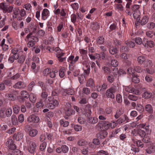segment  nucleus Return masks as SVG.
<instances>
[{
	"label": "nucleus",
	"mask_w": 155,
	"mask_h": 155,
	"mask_svg": "<svg viewBox=\"0 0 155 155\" xmlns=\"http://www.w3.org/2000/svg\"><path fill=\"white\" fill-rule=\"evenodd\" d=\"M132 76V79L133 82L135 83H138L140 82V80L137 76H135V75Z\"/></svg>",
	"instance_id": "59"
},
{
	"label": "nucleus",
	"mask_w": 155,
	"mask_h": 155,
	"mask_svg": "<svg viewBox=\"0 0 155 155\" xmlns=\"http://www.w3.org/2000/svg\"><path fill=\"white\" fill-rule=\"evenodd\" d=\"M110 122L104 121L99 122L96 126V129L99 130H106L110 127Z\"/></svg>",
	"instance_id": "4"
},
{
	"label": "nucleus",
	"mask_w": 155,
	"mask_h": 155,
	"mask_svg": "<svg viewBox=\"0 0 155 155\" xmlns=\"http://www.w3.org/2000/svg\"><path fill=\"white\" fill-rule=\"evenodd\" d=\"M71 22L73 23H75L77 20V16L74 14H72L71 16Z\"/></svg>",
	"instance_id": "58"
},
{
	"label": "nucleus",
	"mask_w": 155,
	"mask_h": 155,
	"mask_svg": "<svg viewBox=\"0 0 155 155\" xmlns=\"http://www.w3.org/2000/svg\"><path fill=\"white\" fill-rule=\"evenodd\" d=\"M11 52L13 55L10 57L8 59V61L9 62L11 63L13 62L15 60H16V58H15V50L14 48L12 49L11 50Z\"/></svg>",
	"instance_id": "24"
},
{
	"label": "nucleus",
	"mask_w": 155,
	"mask_h": 155,
	"mask_svg": "<svg viewBox=\"0 0 155 155\" xmlns=\"http://www.w3.org/2000/svg\"><path fill=\"white\" fill-rule=\"evenodd\" d=\"M116 99L117 101L119 103H121L122 101V96L119 94H118L117 95Z\"/></svg>",
	"instance_id": "56"
},
{
	"label": "nucleus",
	"mask_w": 155,
	"mask_h": 155,
	"mask_svg": "<svg viewBox=\"0 0 155 155\" xmlns=\"http://www.w3.org/2000/svg\"><path fill=\"white\" fill-rule=\"evenodd\" d=\"M146 151L148 154H150L155 152V146L151 145L146 150Z\"/></svg>",
	"instance_id": "21"
},
{
	"label": "nucleus",
	"mask_w": 155,
	"mask_h": 155,
	"mask_svg": "<svg viewBox=\"0 0 155 155\" xmlns=\"http://www.w3.org/2000/svg\"><path fill=\"white\" fill-rule=\"evenodd\" d=\"M29 130L28 131L29 135L31 137H35L38 134V131L37 129L29 127Z\"/></svg>",
	"instance_id": "16"
},
{
	"label": "nucleus",
	"mask_w": 155,
	"mask_h": 155,
	"mask_svg": "<svg viewBox=\"0 0 155 155\" xmlns=\"http://www.w3.org/2000/svg\"><path fill=\"white\" fill-rule=\"evenodd\" d=\"M44 104L41 101H39L37 102L35 104V106L38 109H41L44 107Z\"/></svg>",
	"instance_id": "40"
},
{
	"label": "nucleus",
	"mask_w": 155,
	"mask_h": 155,
	"mask_svg": "<svg viewBox=\"0 0 155 155\" xmlns=\"http://www.w3.org/2000/svg\"><path fill=\"white\" fill-rule=\"evenodd\" d=\"M128 98L130 100L134 101H136L138 99L137 97L133 95H130L128 96Z\"/></svg>",
	"instance_id": "61"
},
{
	"label": "nucleus",
	"mask_w": 155,
	"mask_h": 155,
	"mask_svg": "<svg viewBox=\"0 0 155 155\" xmlns=\"http://www.w3.org/2000/svg\"><path fill=\"white\" fill-rule=\"evenodd\" d=\"M111 64L113 67H116L118 64L117 61L115 59H112L111 60Z\"/></svg>",
	"instance_id": "50"
},
{
	"label": "nucleus",
	"mask_w": 155,
	"mask_h": 155,
	"mask_svg": "<svg viewBox=\"0 0 155 155\" xmlns=\"http://www.w3.org/2000/svg\"><path fill=\"white\" fill-rule=\"evenodd\" d=\"M89 61V60L87 59H84L82 61V64L83 65V69L86 74H88L90 72V68L88 63Z\"/></svg>",
	"instance_id": "10"
},
{
	"label": "nucleus",
	"mask_w": 155,
	"mask_h": 155,
	"mask_svg": "<svg viewBox=\"0 0 155 155\" xmlns=\"http://www.w3.org/2000/svg\"><path fill=\"white\" fill-rule=\"evenodd\" d=\"M148 21V18L147 16H143L141 19V24L142 25H144L146 24Z\"/></svg>",
	"instance_id": "39"
},
{
	"label": "nucleus",
	"mask_w": 155,
	"mask_h": 155,
	"mask_svg": "<svg viewBox=\"0 0 155 155\" xmlns=\"http://www.w3.org/2000/svg\"><path fill=\"white\" fill-rule=\"evenodd\" d=\"M89 56L91 60H94L96 58H97L99 60H101L100 55L98 54H95V56H94L92 54H89Z\"/></svg>",
	"instance_id": "35"
},
{
	"label": "nucleus",
	"mask_w": 155,
	"mask_h": 155,
	"mask_svg": "<svg viewBox=\"0 0 155 155\" xmlns=\"http://www.w3.org/2000/svg\"><path fill=\"white\" fill-rule=\"evenodd\" d=\"M152 95L151 93L148 91H146L143 94L142 97L145 99L150 98Z\"/></svg>",
	"instance_id": "29"
},
{
	"label": "nucleus",
	"mask_w": 155,
	"mask_h": 155,
	"mask_svg": "<svg viewBox=\"0 0 155 155\" xmlns=\"http://www.w3.org/2000/svg\"><path fill=\"white\" fill-rule=\"evenodd\" d=\"M117 70L118 69L117 68H115V70H114V71L115 70V71H117V74H116L115 72H114L115 74H116L117 75L118 74L119 76H121L124 74H125V71L123 70L120 69L118 71Z\"/></svg>",
	"instance_id": "30"
},
{
	"label": "nucleus",
	"mask_w": 155,
	"mask_h": 155,
	"mask_svg": "<svg viewBox=\"0 0 155 155\" xmlns=\"http://www.w3.org/2000/svg\"><path fill=\"white\" fill-rule=\"evenodd\" d=\"M86 86L90 87H94V84L93 80L92 79H89L86 83Z\"/></svg>",
	"instance_id": "36"
},
{
	"label": "nucleus",
	"mask_w": 155,
	"mask_h": 155,
	"mask_svg": "<svg viewBox=\"0 0 155 155\" xmlns=\"http://www.w3.org/2000/svg\"><path fill=\"white\" fill-rule=\"evenodd\" d=\"M39 118L34 114L30 115L27 118L28 122L31 124L38 123L39 122Z\"/></svg>",
	"instance_id": "8"
},
{
	"label": "nucleus",
	"mask_w": 155,
	"mask_h": 155,
	"mask_svg": "<svg viewBox=\"0 0 155 155\" xmlns=\"http://www.w3.org/2000/svg\"><path fill=\"white\" fill-rule=\"evenodd\" d=\"M109 52L112 54H115L117 53L118 50L117 47L115 46L114 47V46L112 45L111 44H109Z\"/></svg>",
	"instance_id": "19"
},
{
	"label": "nucleus",
	"mask_w": 155,
	"mask_h": 155,
	"mask_svg": "<svg viewBox=\"0 0 155 155\" xmlns=\"http://www.w3.org/2000/svg\"><path fill=\"white\" fill-rule=\"evenodd\" d=\"M11 121L13 125H17L18 124V122L16 117L13 115L11 117Z\"/></svg>",
	"instance_id": "28"
},
{
	"label": "nucleus",
	"mask_w": 155,
	"mask_h": 155,
	"mask_svg": "<svg viewBox=\"0 0 155 155\" xmlns=\"http://www.w3.org/2000/svg\"><path fill=\"white\" fill-rule=\"evenodd\" d=\"M97 41V43L99 44H103L104 41V38L102 36L99 37Z\"/></svg>",
	"instance_id": "55"
},
{
	"label": "nucleus",
	"mask_w": 155,
	"mask_h": 155,
	"mask_svg": "<svg viewBox=\"0 0 155 155\" xmlns=\"http://www.w3.org/2000/svg\"><path fill=\"white\" fill-rule=\"evenodd\" d=\"M28 151L31 153H33L35 151L36 145L35 143L33 141H29L28 143Z\"/></svg>",
	"instance_id": "12"
},
{
	"label": "nucleus",
	"mask_w": 155,
	"mask_h": 155,
	"mask_svg": "<svg viewBox=\"0 0 155 155\" xmlns=\"http://www.w3.org/2000/svg\"><path fill=\"white\" fill-rule=\"evenodd\" d=\"M26 86L24 82L20 81L15 84L13 87L15 88L22 89L25 88Z\"/></svg>",
	"instance_id": "18"
},
{
	"label": "nucleus",
	"mask_w": 155,
	"mask_h": 155,
	"mask_svg": "<svg viewBox=\"0 0 155 155\" xmlns=\"http://www.w3.org/2000/svg\"><path fill=\"white\" fill-rule=\"evenodd\" d=\"M0 8L5 12L10 13L12 11L13 7L12 6H8L5 3L2 2L0 3Z\"/></svg>",
	"instance_id": "9"
},
{
	"label": "nucleus",
	"mask_w": 155,
	"mask_h": 155,
	"mask_svg": "<svg viewBox=\"0 0 155 155\" xmlns=\"http://www.w3.org/2000/svg\"><path fill=\"white\" fill-rule=\"evenodd\" d=\"M33 34V33H30L26 36V38L28 41L27 44V46L29 48L33 47L35 44V42L38 41V38L34 36Z\"/></svg>",
	"instance_id": "5"
},
{
	"label": "nucleus",
	"mask_w": 155,
	"mask_h": 155,
	"mask_svg": "<svg viewBox=\"0 0 155 155\" xmlns=\"http://www.w3.org/2000/svg\"><path fill=\"white\" fill-rule=\"evenodd\" d=\"M125 91L129 93H134L136 95H140L142 93L140 89H137L133 87L128 86L124 87L123 90V95H126L127 94L125 93Z\"/></svg>",
	"instance_id": "3"
},
{
	"label": "nucleus",
	"mask_w": 155,
	"mask_h": 155,
	"mask_svg": "<svg viewBox=\"0 0 155 155\" xmlns=\"http://www.w3.org/2000/svg\"><path fill=\"white\" fill-rule=\"evenodd\" d=\"M137 61L139 63L142 64L146 61L145 58L143 56H139L137 58Z\"/></svg>",
	"instance_id": "46"
},
{
	"label": "nucleus",
	"mask_w": 155,
	"mask_h": 155,
	"mask_svg": "<svg viewBox=\"0 0 155 155\" xmlns=\"http://www.w3.org/2000/svg\"><path fill=\"white\" fill-rule=\"evenodd\" d=\"M122 114L123 112L121 111L120 110H117L116 111V114L114 115V117L116 119H117Z\"/></svg>",
	"instance_id": "62"
},
{
	"label": "nucleus",
	"mask_w": 155,
	"mask_h": 155,
	"mask_svg": "<svg viewBox=\"0 0 155 155\" xmlns=\"http://www.w3.org/2000/svg\"><path fill=\"white\" fill-rule=\"evenodd\" d=\"M12 114V110L11 108H3L0 110V117H5L6 116L9 117Z\"/></svg>",
	"instance_id": "7"
},
{
	"label": "nucleus",
	"mask_w": 155,
	"mask_h": 155,
	"mask_svg": "<svg viewBox=\"0 0 155 155\" xmlns=\"http://www.w3.org/2000/svg\"><path fill=\"white\" fill-rule=\"evenodd\" d=\"M15 53V57L16 60L20 64L24 62L25 60V57L23 54L22 49L21 48H14Z\"/></svg>",
	"instance_id": "2"
},
{
	"label": "nucleus",
	"mask_w": 155,
	"mask_h": 155,
	"mask_svg": "<svg viewBox=\"0 0 155 155\" xmlns=\"http://www.w3.org/2000/svg\"><path fill=\"white\" fill-rule=\"evenodd\" d=\"M72 8L75 10H77L79 8V5L77 3H74L71 5Z\"/></svg>",
	"instance_id": "64"
},
{
	"label": "nucleus",
	"mask_w": 155,
	"mask_h": 155,
	"mask_svg": "<svg viewBox=\"0 0 155 155\" xmlns=\"http://www.w3.org/2000/svg\"><path fill=\"white\" fill-rule=\"evenodd\" d=\"M129 120L128 117L127 115H124L117 120V122L119 124H121L125 122H128Z\"/></svg>",
	"instance_id": "14"
},
{
	"label": "nucleus",
	"mask_w": 155,
	"mask_h": 155,
	"mask_svg": "<svg viewBox=\"0 0 155 155\" xmlns=\"http://www.w3.org/2000/svg\"><path fill=\"white\" fill-rule=\"evenodd\" d=\"M124 7L121 4H117L115 9L118 11H122L124 10Z\"/></svg>",
	"instance_id": "48"
},
{
	"label": "nucleus",
	"mask_w": 155,
	"mask_h": 155,
	"mask_svg": "<svg viewBox=\"0 0 155 155\" xmlns=\"http://www.w3.org/2000/svg\"><path fill=\"white\" fill-rule=\"evenodd\" d=\"M5 96L8 100L12 101L14 100L16 98L15 96L10 93L6 94Z\"/></svg>",
	"instance_id": "32"
},
{
	"label": "nucleus",
	"mask_w": 155,
	"mask_h": 155,
	"mask_svg": "<svg viewBox=\"0 0 155 155\" xmlns=\"http://www.w3.org/2000/svg\"><path fill=\"white\" fill-rule=\"evenodd\" d=\"M6 145L10 149L13 150L15 149L16 147L13 143V141L12 139H8L6 143Z\"/></svg>",
	"instance_id": "15"
},
{
	"label": "nucleus",
	"mask_w": 155,
	"mask_h": 155,
	"mask_svg": "<svg viewBox=\"0 0 155 155\" xmlns=\"http://www.w3.org/2000/svg\"><path fill=\"white\" fill-rule=\"evenodd\" d=\"M31 68L33 70V71L35 72H38V68L37 67H36V66L35 63L33 62L31 65Z\"/></svg>",
	"instance_id": "52"
},
{
	"label": "nucleus",
	"mask_w": 155,
	"mask_h": 155,
	"mask_svg": "<svg viewBox=\"0 0 155 155\" xmlns=\"http://www.w3.org/2000/svg\"><path fill=\"white\" fill-rule=\"evenodd\" d=\"M69 122L68 121L62 119L60 120V124L61 126L66 127L68 126L69 124Z\"/></svg>",
	"instance_id": "33"
},
{
	"label": "nucleus",
	"mask_w": 155,
	"mask_h": 155,
	"mask_svg": "<svg viewBox=\"0 0 155 155\" xmlns=\"http://www.w3.org/2000/svg\"><path fill=\"white\" fill-rule=\"evenodd\" d=\"M87 121L90 124H95L98 121V119L95 117H90L87 119Z\"/></svg>",
	"instance_id": "22"
},
{
	"label": "nucleus",
	"mask_w": 155,
	"mask_h": 155,
	"mask_svg": "<svg viewBox=\"0 0 155 155\" xmlns=\"http://www.w3.org/2000/svg\"><path fill=\"white\" fill-rule=\"evenodd\" d=\"M62 151L64 153H66L68 151V148L66 145H63L61 147Z\"/></svg>",
	"instance_id": "63"
},
{
	"label": "nucleus",
	"mask_w": 155,
	"mask_h": 155,
	"mask_svg": "<svg viewBox=\"0 0 155 155\" xmlns=\"http://www.w3.org/2000/svg\"><path fill=\"white\" fill-rule=\"evenodd\" d=\"M14 113L17 114L18 113L20 108V107L17 105H15L13 107Z\"/></svg>",
	"instance_id": "47"
},
{
	"label": "nucleus",
	"mask_w": 155,
	"mask_h": 155,
	"mask_svg": "<svg viewBox=\"0 0 155 155\" xmlns=\"http://www.w3.org/2000/svg\"><path fill=\"white\" fill-rule=\"evenodd\" d=\"M66 93L68 95H73L74 94V91L71 88L65 90Z\"/></svg>",
	"instance_id": "57"
},
{
	"label": "nucleus",
	"mask_w": 155,
	"mask_h": 155,
	"mask_svg": "<svg viewBox=\"0 0 155 155\" xmlns=\"http://www.w3.org/2000/svg\"><path fill=\"white\" fill-rule=\"evenodd\" d=\"M49 15V12L46 9L44 8L42 11L41 13V18L43 20H46Z\"/></svg>",
	"instance_id": "17"
},
{
	"label": "nucleus",
	"mask_w": 155,
	"mask_h": 155,
	"mask_svg": "<svg viewBox=\"0 0 155 155\" xmlns=\"http://www.w3.org/2000/svg\"><path fill=\"white\" fill-rule=\"evenodd\" d=\"M77 144L80 146H84L87 144V142L84 140H79Z\"/></svg>",
	"instance_id": "43"
},
{
	"label": "nucleus",
	"mask_w": 155,
	"mask_h": 155,
	"mask_svg": "<svg viewBox=\"0 0 155 155\" xmlns=\"http://www.w3.org/2000/svg\"><path fill=\"white\" fill-rule=\"evenodd\" d=\"M91 28L94 30L99 29L100 26L98 24L97 22H93L91 25Z\"/></svg>",
	"instance_id": "26"
},
{
	"label": "nucleus",
	"mask_w": 155,
	"mask_h": 155,
	"mask_svg": "<svg viewBox=\"0 0 155 155\" xmlns=\"http://www.w3.org/2000/svg\"><path fill=\"white\" fill-rule=\"evenodd\" d=\"M140 150L139 148L136 147H132L131 149L130 152V153L133 154L134 155L135 154L139 152Z\"/></svg>",
	"instance_id": "41"
},
{
	"label": "nucleus",
	"mask_w": 155,
	"mask_h": 155,
	"mask_svg": "<svg viewBox=\"0 0 155 155\" xmlns=\"http://www.w3.org/2000/svg\"><path fill=\"white\" fill-rule=\"evenodd\" d=\"M135 68L130 67L127 69V73L128 74L132 75V76L135 75Z\"/></svg>",
	"instance_id": "31"
},
{
	"label": "nucleus",
	"mask_w": 155,
	"mask_h": 155,
	"mask_svg": "<svg viewBox=\"0 0 155 155\" xmlns=\"http://www.w3.org/2000/svg\"><path fill=\"white\" fill-rule=\"evenodd\" d=\"M117 121L112 120L110 123V127L111 129H114L117 126Z\"/></svg>",
	"instance_id": "42"
},
{
	"label": "nucleus",
	"mask_w": 155,
	"mask_h": 155,
	"mask_svg": "<svg viewBox=\"0 0 155 155\" xmlns=\"http://www.w3.org/2000/svg\"><path fill=\"white\" fill-rule=\"evenodd\" d=\"M58 55H56L57 57L58 60L61 62H62L65 60L66 57L62 58L61 57L64 55V53H58Z\"/></svg>",
	"instance_id": "27"
},
{
	"label": "nucleus",
	"mask_w": 155,
	"mask_h": 155,
	"mask_svg": "<svg viewBox=\"0 0 155 155\" xmlns=\"http://www.w3.org/2000/svg\"><path fill=\"white\" fill-rule=\"evenodd\" d=\"M73 128L74 130L77 132L81 131L82 130V126L78 125H74Z\"/></svg>",
	"instance_id": "45"
},
{
	"label": "nucleus",
	"mask_w": 155,
	"mask_h": 155,
	"mask_svg": "<svg viewBox=\"0 0 155 155\" xmlns=\"http://www.w3.org/2000/svg\"><path fill=\"white\" fill-rule=\"evenodd\" d=\"M137 132L141 137H144L146 136V132L143 130L139 129L138 130Z\"/></svg>",
	"instance_id": "44"
},
{
	"label": "nucleus",
	"mask_w": 155,
	"mask_h": 155,
	"mask_svg": "<svg viewBox=\"0 0 155 155\" xmlns=\"http://www.w3.org/2000/svg\"><path fill=\"white\" fill-rule=\"evenodd\" d=\"M116 88L115 87H113L107 90L106 92V96L108 97L114 98V94L116 91Z\"/></svg>",
	"instance_id": "11"
},
{
	"label": "nucleus",
	"mask_w": 155,
	"mask_h": 155,
	"mask_svg": "<svg viewBox=\"0 0 155 155\" xmlns=\"http://www.w3.org/2000/svg\"><path fill=\"white\" fill-rule=\"evenodd\" d=\"M29 98L30 101L32 103H34L36 100V95L33 93H31L28 97Z\"/></svg>",
	"instance_id": "23"
},
{
	"label": "nucleus",
	"mask_w": 155,
	"mask_h": 155,
	"mask_svg": "<svg viewBox=\"0 0 155 155\" xmlns=\"http://www.w3.org/2000/svg\"><path fill=\"white\" fill-rule=\"evenodd\" d=\"M136 146L138 147L142 148L144 146L143 143L140 140H137L136 142Z\"/></svg>",
	"instance_id": "54"
},
{
	"label": "nucleus",
	"mask_w": 155,
	"mask_h": 155,
	"mask_svg": "<svg viewBox=\"0 0 155 155\" xmlns=\"http://www.w3.org/2000/svg\"><path fill=\"white\" fill-rule=\"evenodd\" d=\"M144 67H150L152 65L151 61L150 60H146L144 62Z\"/></svg>",
	"instance_id": "37"
},
{
	"label": "nucleus",
	"mask_w": 155,
	"mask_h": 155,
	"mask_svg": "<svg viewBox=\"0 0 155 155\" xmlns=\"http://www.w3.org/2000/svg\"><path fill=\"white\" fill-rule=\"evenodd\" d=\"M51 97H48V100L50 103L45 105V107L51 109H53L59 105L58 101L56 99L51 100Z\"/></svg>",
	"instance_id": "6"
},
{
	"label": "nucleus",
	"mask_w": 155,
	"mask_h": 155,
	"mask_svg": "<svg viewBox=\"0 0 155 155\" xmlns=\"http://www.w3.org/2000/svg\"><path fill=\"white\" fill-rule=\"evenodd\" d=\"M65 70L64 68H61L59 71V74L60 77L63 78L65 75L64 74Z\"/></svg>",
	"instance_id": "49"
},
{
	"label": "nucleus",
	"mask_w": 155,
	"mask_h": 155,
	"mask_svg": "<svg viewBox=\"0 0 155 155\" xmlns=\"http://www.w3.org/2000/svg\"><path fill=\"white\" fill-rule=\"evenodd\" d=\"M58 71L57 70H54L51 71L49 73V75L51 78H54L55 77L56 75L58 73Z\"/></svg>",
	"instance_id": "34"
},
{
	"label": "nucleus",
	"mask_w": 155,
	"mask_h": 155,
	"mask_svg": "<svg viewBox=\"0 0 155 155\" xmlns=\"http://www.w3.org/2000/svg\"><path fill=\"white\" fill-rule=\"evenodd\" d=\"M147 45V47H149L150 48H152L154 46V44L153 42L152 41H147L145 43V46Z\"/></svg>",
	"instance_id": "60"
},
{
	"label": "nucleus",
	"mask_w": 155,
	"mask_h": 155,
	"mask_svg": "<svg viewBox=\"0 0 155 155\" xmlns=\"http://www.w3.org/2000/svg\"><path fill=\"white\" fill-rule=\"evenodd\" d=\"M24 137L23 134L21 132H18L14 135V137L15 140L18 141H20Z\"/></svg>",
	"instance_id": "20"
},
{
	"label": "nucleus",
	"mask_w": 155,
	"mask_h": 155,
	"mask_svg": "<svg viewBox=\"0 0 155 155\" xmlns=\"http://www.w3.org/2000/svg\"><path fill=\"white\" fill-rule=\"evenodd\" d=\"M51 135L47 133L42 134L41 136L40 141L43 142L40 144V149L41 151H43L45 149L47 145L46 142L51 139Z\"/></svg>",
	"instance_id": "1"
},
{
	"label": "nucleus",
	"mask_w": 155,
	"mask_h": 155,
	"mask_svg": "<svg viewBox=\"0 0 155 155\" xmlns=\"http://www.w3.org/2000/svg\"><path fill=\"white\" fill-rule=\"evenodd\" d=\"M79 58V57L78 56H76L74 58V56L71 55L68 58L67 61L69 64H73L78 61Z\"/></svg>",
	"instance_id": "13"
},
{
	"label": "nucleus",
	"mask_w": 155,
	"mask_h": 155,
	"mask_svg": "<svg viewBox=\"0 0 155 155\" xmlns=\"http://www.w3.org/2000/svg\"><path fill=\"white\" fill-rule=\"evenodd\" d=\"M152 107L151 105L148 104L145 106V110L146 111L149 112H150L152 111Z\"/></svg>",
	"instance_id": "53"
},
{
	"label": "nucleus",
	"mask_w": 155,
	"mask_h": 155,
	"mask_svg": "<svg viewBox=\"0 0 155 155\" xmlns=\"http://www.w3.org/2000/svg\"><path fill=\"white\" fill-rule=\"evenodd\" d=\"M137 110L140 113H142L144 110L143 107L140 104H137Z\"/></svg>",
	"instance_id": "51"
},
{
	"label": "nucleus",
	"mask_w": 155,
	"mask_h": 155,
	"mask_svg": "<svg viewBox=\"0 0 155 155\" xmlns=\"http://www.w3.org/2000/svg\"><path fill=\"white\" fill-rule=\"evenodd\" d=\"M140 12L139 10L134 12L133 13V15L134 18L137 20H140Z\"/></svg>",
	"instance_id": "25"
},
{
	"label": "nucleus",
	"mask_w": 155,
	"mask_h": 155,
	"mask_svg": "<svg viewBox=\"0 0 155 155\" xmlns=\"http://www.w3.org/2000/svg\"><path fill=\"white\" fill-rule=\"evenodd\" d=\"M20 94L21 96L24 98H28L29 94L28 92L26 91H22L20 92Z\"/></svg>",
	"instance_id": "38"
}]
</instances>
